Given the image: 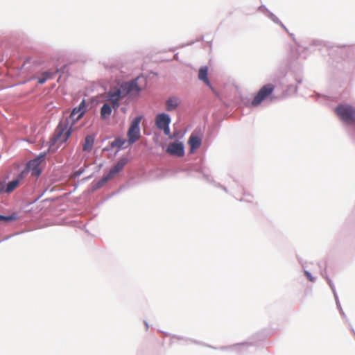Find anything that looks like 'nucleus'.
<instances>
[{
  "label": "nucleus",
  "instance_id": "13",
  "mask_svg": "<svg viewBox=\"0 0 355 355\" xmlns=\"http://www.w3.org/2000/svg\"><path fill=\"white\" fill-rule=\"evenodd\" d=\"M180 103V99L177 96H171L166 102V110L168 112L175 110Z\"/></svg>",
  "mask_w": 355,
  "mask_h": 355
},
{
  "label": "nucleus",
  "instance_id": "19",
  "mask_svg": "<svg viewBox=\"0 0 355 355\" xmlns=\"http://www.w3.org/2000/svg\"><path fill=\"white\" fill-rule=\"evenodd\" d=\"M12 219H13V218L12 216H6L0 215V220L10 221Z\"/></svg>",
  "mask_w": 355,
  "mask_h": 355
},
{
  "label": "nucleus",
  "instance_id": "4",
  "mask_svg": "<svg viewBox=\"0 0 355 355\" xmlns=\"http://www.w3.org/2000/svg\"><path fill=\"white\" fill-rule=\"evenodd\" d=\"M274 90L275 85L273 84L269 83L262 86L252 99V105L257 106L268 98L272 99L271 95Z\"/></svg>",
  "mask_w": 355,
  "mask_h": 355
},
{
  "label": "nucleus",
  "instance_id": "5",
  "mask_svg": "<svg viewBox=\"0 0 355 355\" xmlns=\"http://www.w3.org/2000/svg\"><path fill=\"white\" fill-rule=\"evenodd\" d=\"M127 164V159L122 158L118 161V162L110 168V171L106 175H104L103 178L99 181L98 184L102 186L103 184L107 182L108 180L114 178L123 168L125 165Z\"/></svg>",
  "mask_w": 355,
  "mask_h": 355
},
{
  "label": "nucleus",
  "instance_id": "9",
  "mask_svg": "<svg viewBox=\"0 0 355 355\" xmlns=\"http://www.w3.org/2000/svg\"><path fill=\"white\" fill-rule=\"evenodd\" d=\"M26 175L27 171H22L15 180L9 182L6 184V187H4L3 184L0 182V187L3 189L2 192H6L7 193H12L21 184L23 180Z\"/></svg>",
  "mask_w": 355,
  "mask_h": 355
},
{
  "label": "nucleus",
  "instance_id": "20",
  "mask_svg": "<svg viewBox=\"0 0 355 355\" xmlns=\"http://www.w3.org/2000/svg\"><path fill=\"white\" fill-rule=\"evenodd\" d=\"M305 275L307 277V278L311 281V282H313L314 279L313 277L311 276V275L307 272V271H305Z\"/></svg>",
  "mask_w": 355,
  "mask_h": 355
},
{
  "label": "nucleus",
  "instance_id": "8",
  "mask_svg": "<svg viewBox=\"0 0 355 355\" xmlns=\"http://www.w3.org/2000/svg\"><path fill=\"white\" fill-rule=\"evenodd\" d=\"M171 123L170 116L165 113L159 114L155 119V124L157 128L162 130L164 133L169 136L171 134L169 124Z\"/></svg>",
  "mask_w": 355,
  "mask_h": 355
},
{
  "label": "nucleus",
  "instance_id": "14",
  "mask_svg": "<svg viewBox=\"0 0 355 355\" xmlns=\"http://www.w3.org/2000/svg\"><path fill=\"white\" fill-rule=\"evenodd\" d=\"M198 78L214 90L208 78V68L207 67H202L199 69Z\"/></svg>",
  "mask_w": 355,
  "mask_h": 355
},
{
  "label": "nucleus",
  "instance_id": "7",
  "mask_svg": "<svg viewBox=\"0 0 355 355\" xmlns=\"http://www.w3.org/2000/svg\"><path fill=\"white\" fill-rule=\"evenodd\" d=\"M141 121V116L135 118L131 122L130 126L128 132V142L133 144L140 137L139 123Z\"/></svg>",
  "mask_w": 355,
  "mask_h": 355
},
{
  "label": "nucleus",
  "instance_id": "16",
  "mask_svg": "<svg viewBox=\"0 0 355 355\" xmlns=\"http://www.w3.org/2000/svg\"><path fill=\"white\" fill-rule=\"evenodd\" d=\"M112 113V107L109 103H105L101 109V115L103 119H106Z\"/></svg>",
  "mask_w": 355,
  "mask_h": 355
},
{
  "label": "nucleus",
  "instance_id": "11",
  "mask_svg": "<svg viewBox=\"0 0 355 355\" xmlns=\"http://www.w3.org/2000/svg\"><path fill=\"white\" fill-rule=\"evenodd\" d=\"M166 152L171 155L182 157L184 154V146L181 142L170 143L167 147Z\"/></svg>",
  "mask_w": 355,
  "mask_h": 355
},
{
  "label": "nucleus",
  "instance_id": "12",
  "mask_svg": "<svg viewBox=\"0 0 355 355\" xmlns=\"http://www.w3.org/2000/svg\"><path fill=\"white\" fill-rule=\"evenodd\" d=\"M201 143V138L196 135L192 134L188 141V144L190 146V152L193 153L200 146Z\"/></svg>",
  "mask_w": 355,
  "mask_h": 355
},
{
  "label": "nucleus",
  "instance_id": "10",
  "mask_svg": "<svg viewBox=\"0 0 355 355\" xmlns=\"http://www.w3.org/2000/svg\"><path fill=\"white\" fill-rule=\"evenodd\" d=\"M44 155L41 157H38L34 159L33 160H31L28 163L26 168L24 170L27 171V175L29 172H31V175L34 177H38L40 175L42 172L40 164L42 159H44Z\"/></svg>",
  "mask_w": 355,
  "mask_h": 355
},
{
  "label": "nucleus",
  "instance_id": "21",
  "mask_svg": "<svg viewBox=\"0 0 355 355\" xmlns=\"http://www.w3.org/2000/svg\"><path fill=\"white\" fill-rule=\"evenodd\" d=\"M3 191V189L0 187V193H1Z\"/></svg>",
  "mask_w": 355,
  "mask_h": 355
},
{
  "label": "nucleus",
  "instance_id": "18",
  "mask_svg": "<svg viewBox=\"0 0 355 355\" xmlns=\"http://www.w3.org/2000/svg\"><path fill=\"white\" fill-rule=\"evenodd\" d=\"M126 144V141L125 139H122L120 138L116 139L112 143V146L113 147H119L123 148L125 147V144Z\"/></svg>",
  "mask_w": 355,
  "mask_h": 355
},
{
  "label": "nucleus",
  "instance_id": "2",
  "mask_svg": "<svg viewBox=\"0 0 355 355\" xmlns=\"http://www.w3.org/2000/svg\"><path fill=\"white\" fill-rule=\"evenodd\" d=\"M73 130V128H71L69 124L60 121L55 130L52 139L53 144L60 146L66 142Z\"/></svg>",
  "mask_w": 355,
  "mask_h": 355
},
{
  "label": "nucleus",
  "instance_id": "15",
  "mask_svg": "<svg viewBox=\"0 0 355 355\" xmlns=\"http://www.w3.org/2000/svg\"><path fill=\"white\" fill-rule=\"evenodd\" d=\"M94 143V138L92 135H88L85 137V143L83 146V150L84 151L89 152L93 147Z\"/></svg>",
  "mask_w": 355,
  "mask_h": 355
},
{
  "label": "nucleus",
  "instance_id": "6",
  "mask_svg": "<svg viewBox=\"0 0 355 355\" xmlns=\"http://www.w3.org/2000/svg\"><path fill=\"white\" fill-rule=\"evenodd\" d=\"M85 112V101H83L78 107L73 108L69 116L63 121L73 128L75 123L83 117Z\"/></svg>",
  "mask_w": 355,
  "mask_h": 355
},
{
  "label": "nucleus",
  "instance_id": "17",
  "mask_svg": "<svg viewBox=\"0 0 355 355\" xmlns=\"http://www.w3.org/2000/svg\"><path fill=\"white\" fill-rule=\"evenodd\" d=\"M56 72L45 71L42 74V77L38 78V83L40 85L44 84L47 80L53 78Z\"/></svg>",
  "mask_w": 355,
  "mask_h": 355
},
{
  "label": "nucleus",
  "instance_id": "1",
  "mask_svg": "<svg viewBox=\"0 0 355 355\" xmlns=\"http://www.w3.org/2000/svg\"><path fill=\"white\" fill-rule=\"evenodd\" d=\"M145 84L146 80L143 77H138L130 82L124 83L119 87L114 88L107 93V101L116 110L119 107L120 101L131 92H140Z\"/></svg>",
  "mask_w": 355,
  "mask_h": 355
},
{
  "label": "nucleus",
  "instance_id": "3",
  "mask_svg": "<svg viewBox=\"0 0 355 355\" xmlns=\"http://www.w3.org/2000/svg\"><path fill=\"white\" fill-rule=\"evenodd\" d=\"M336 114L348 124H355V108L348 105H339L335 108Z\"/></svg>",
  "mask_w": 355,
  "mask_h": 355
}]
</instances>
